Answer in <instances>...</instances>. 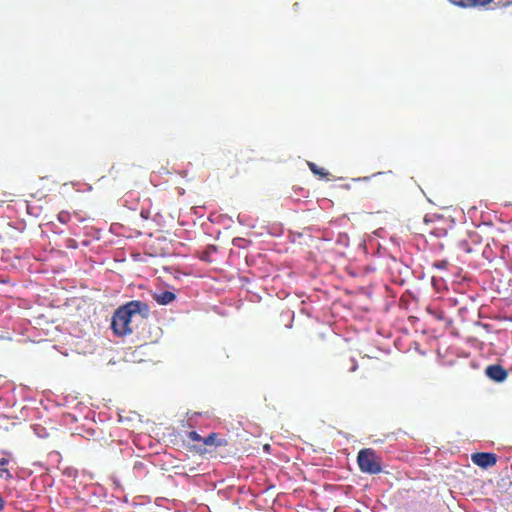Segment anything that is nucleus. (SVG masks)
Wrapping results in <instances>:
<instances>
[{
  "label": "nucleus",
  "mask_w": 512,
  "mask_h": 512,
  "mask_svg": "<svg viewBox=\"0 0 512 512\" xmlns=\"http://www.w3.org/2000/svg\"><path fill=\"white\" fill-rule=\"evenodd\" d=\"M485 373L491 380L495 382H503L508 376L507 371L503 366L499 364L489 365L485 369Z\"/></svg>",
  "instance_id": "20e7f679"
},
{
  "label": "nucleus",
  "mask_w": 512,
  "mask_h": 512,
  "mask_svg": "<svg viewBox=\"0 0 512 512\" xmlns=\"http://www.w3.org/2000/svg\"><path fill=\"white\" fill-rule=\"evenodd\" d=\"M449 262L447 260H437L433 263V267L437 269H447Z\"/></svg>",
  "instance_id": "9b49d317"
},
{
  "label": "nucleus",
  "mask_w": 512,
  "mask_h": 512,
  "mask_svg": "<svg viewBox=\"0 0 512 512\" xmlns=\"http://www.w3.org/2000/svg\"><path fill=\"white\" fill-rule=\"evenodd\" d=\"M269 448H270V445H269V444H266V445L264 446V450H266V451H268V450H269Z\"/></svg>",
  "instance_id": "4468645a"
},
{
  "label": "nucleus",
  "mask_w": 512,
  "mask_h": 512,
  "mask_svg": "<svg viewBox=\"0 0 512 512\" xmlns=\"http://www.w3.org/2000/svg\"><path fill=\"white\" fill-rule=\"evenodd\" d=\"M471 460L475 465L486 469L496 464L497 456L494 453L477 452L471 455Z\"/></svg>",
  "instance_id": "7ed1b4c3"
},
{
  "label": "nucleus",
  "mask_w": 512,
  "mask_h": 512,
  "mask_svg": "<svg viewBox=\"0 0 512 512\" xmlns=\"http://www.w3.org/2000/svg\"><path fill=\"white\" fill-rule=\"evenodd\" d=\"M176 298V295L171 291H163L159 294L154 295V299L160 305H168L173 302Z\"/></svg>",
  "instance_id": "0eeeda50"
},
{
  "label": "nucleus",
  "mask_w": 512,
  "mask_h": 512,
  "mask_svg": "<svg viewBox=\"0 0 512 512\" xmlns=\"http://www.w3.org/2000/svg\"><path fill=\"white\" fill-rule=\"evenodd\" d=\"M58 219L60 222L62 223H66L69 219V214L68 213H64V212H61L59 215H58Z\"/></svg>",
  "instance_id": "f8f14e48"
},
{
  "label": "nucleus",
  "mask_w": 512,
  "mask_h": 512,
  "mask_svg": "<svg viewBox=\"0 0 512 512\" xmlns=\"http://www.w3.org/2000/svg\"><path fill=\"white\" fill-rule=\"evenodd\" d=\"M188 439L193 442H203V437H201V435L198 434L196 431H190L188 433Z\"/></svg>",
  "instance_id": "9d476101"
},
{
  "label": "nucleus",
  "mask_w": 512,
  "mask_h": 512,
  "mask_svg": "<svg viewBox=\"0 0 512 512\" xmlns=\"http://www.w3.org/2000/svg\"><path fill=\"white\" fill-rule=\"evenodd\" d=\"M5 506V502L3 500V498L0 496V511L4 508Z\"/></svg>",
  "instance_id": "ddd939ff"
},
{
  "label": "nucleus",
  "mask_w": 512,
  "mask_h": 512,
  "mask_svg": "<svg viewBox=\"0 0 512 512\" xmlns=\"http://www.w3.org/2000/svg\"><path fill=\"white\" fill-rule=\"evenodd\" d=\"M452 4L463 7H477V6H485L491 3L493 0H449Z\"/></svg>",
  "instance_id": "423d86ee"
},
{
  "label": "nucleus",
  "mask_w": 512,
  "mask_h": 512,
  "mask_svg": "<svg viewBox=\"0 0 512 512\" xmlns=\"http://www.w3.org/2000/svg\"><path fill=\"white\" fill-rule=\"evenodd\" d=\"M357 462L360 470L364 473L378 474L382 470L380 459L371 448L360 450Z\"/></svg>",
  "instance_id": "f03ea898"
},
{
  "label": "nucleus",
  "mask_w": 512,
  "mask_h": 512,
  "mask_svg": "<svg viewBox=\"0 0 512 512\" xmlns=\"http://www.w3.org/2000/svg\"><path fill=\"white\" fill-rule=\"evenodd\" d=\"M149 306L139 300H132L120 306L113 314L111 328L118 336L133 333L138 323L149 316Z\"/></svg>",
  "instance_id": "f257e3e1"
},
{
  "label": "nucleus",
  "mask_w": 512,
  "mask_h": 512,
  "mask_svg": "<svg viewBox=\"0 0 512 512\" xmlns=\"http://www.w3.org/2000/svg\"><path fill=\"white\" fill-rule=\"evenodd\" d=\"M310 170L317 176H319L320 179H326V180H336V179H343L342 176L334 175L333 173L325 170L324 168L318 167V165L315 162H307Z\"/></svg>",
  "instance_id": "39448f33"
},
{
  "label": "nucleus",
  "mask_w": 512,
  "mask_h": 512,
  "mask_svg": "<svg viewBox=\"0 0 512 512\" xmlns=\"http://www.w3.org/2000/svg\"><path fill=\"white\" fill-rule=\"evenodd\" d=\"M198 451L201 452V453L205 452V450H202L201 447H198Z\"/></svg>",
  "instance_id": "2eb2a0df"
},
{
  "label": "nucleus",
  "mask_w": 512,
  "mask_h": 512,
  "mask_svg": "<svg viewBox=\"0 0 512 512\" xmlns=\"http://www.w3.org/2000/svg\"><path fill=\"white\" fill-rule=\"evenodd\" d=\"M202 444L207 446H224L226 443L225 441L218 440L216 433H210L207 437H203Z\"/></svg>",
  "instance_id": "6e6552de"
},
{
  "label": "nucleus",
  "mask_w": 512,
  "mask_h": 512,
  "mask_svg": "<svg viewBox=\"0 0 512 512\" xmlns=\"http://www.w3.org/2000/svg\"><path fill=\"white\" fill-rule=\"evenodd\" d=\"M9 464V460L7 458H0V470L6 474L7 478H11L12 475L7 469V465Z\"/></svg>",
  "instance_id": "1a4fd4ad"
}]
</instances>
